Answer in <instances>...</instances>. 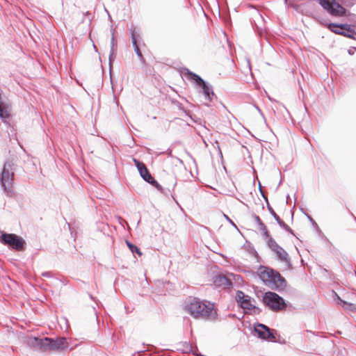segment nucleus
<instances>
[{
    "label": "nucleus",
    "mask_w": 356,
    "mask_h": 356,
    "mask_svg": "<svg viewBox=\"0 0 356 356\" xmlns=\"http://www.w3.org/2000/svg\"><path fill=\"white\" fill-rule=\"evenodd\" d=\"M186 309L195 318L213 321L218 316L213 303L197 298H190L186 305Z\"/></svg>",
    "instance_id": "1"
},
{
    "label": "nucleus",
    "mask_w": 356,
    "mask_h": 356,
    "mask_svg": "<svg viewBox=\"0 0 356 356\" xmlns=\"http://www.w3.org/2000/svg\"><path fill=\"white\" fill-rule=\"evenodd\" d=\"M184 74L187 79L195 82L196 86L200 88L199 92L202 93V95L204 96L205 100L207 101V102H205L204 104L209 106L210 105V102L215 97V94L213 92V87L211 85L206 82L197 74L191 72L188 69L184 70Z\"/></svg>",
    "instance_id": "2"
},
{
    "label": "nucleus",
    "mask_w": 356,
    "mask_h": 356,
    "mask_svg": "<svg viewBox=\"0 0 356 356\" xmlns=\"http://www.w3.org/2000/svg\"><path fill=\"white\" fill-rule=\"evenodd\" d=\"M319 4L326 10L328 13L336 17L346 16L351 22H356V15L350 13L343 6L336 2L335 0H318Z\"/></svg>",
    "instance_id": "3"
},
{
    "label": "nucleus",
    "mask_w": 356,
    "mask_h": 356,
    "mask_svg": "<svg viewBox=\"0 0 356 356\" xmlns=\"http://www.w3.org/2000/svg\"><path fill=\"white\" fill-rule=\"evenodd\" d=\"M262 302L264 305L273 312H280L286 307L284 300L275 292H265Z\"/></svg>",
    "instance_id": "4"
},
{
    "label": "nucleus",
    "mask_w": 356,
    "mask_h": 356,
    "mask_svg": "<svg viewBox=\"0 0 356 356\" xmlns=\"http://www.w3.org/2000/svg\"><path fill=\"white\" fill-rule=\"evenodd\" d=\"M0 243L15 250H22L24 245L22 238L14 234H7L1 230H0Z\"/></svg>",
    "instance_id": "5"
},
{
    "label": "nucleus",
    "mask_w": 356,
    "mask_h": 356,
    "mask_svg": "<svg viewBox=\"0 0 356 356\" xmlns=\"http://www.w3.org/2000/svg\"><path fill=\"white\" fill-rule=\"evenodd\" d=\"M13 175V164L11 162H6L0 175V181L3 189L8 193L11 192Z\"/></svg>",
    "instance_id": "6"
},
{
    "label": "nucleus",
    "mask_w": 356,
    "mask_h": 356,
    "mask_svg": "<svg viewBox=\"0 0 356 356\" xmlns=\"http://www.w3.org/2000/svg\"><path fill=\"white\" fill-rule=\"evenodd\" d=\"M133 161L140 173V175L143 179V180L150 184L152 186H154L160 192H163V189L162 186L160 184H159L157 181H156L154 178L152 176V175L148 171L146 165L143 162L140 161L136 159H134Z\"/></svg>",
    "instance_id": "7"
},
{
    "label": "nucleus",
    "mask_w": 356,
    "mask_h": 356,
    "mask_svg": "<svg viewBox=\"0 0 356 356\" xmlns=\"http://www.w3.org/2000/svg\"><path fill=\"white\" fill-rule=\"evenodd\" d=\"M268 247L275 254L276 258L278 260L284 262L288 267L291 266V259L289 254L283 248L277 244L275 239L270 240V244Z\"/></svg>",
    "instance_id": "8"
},
{
    "label": "nucleus",
    "mask_w": 356,
    "mask_h": 356,
    "mask_svg": "<svg viewBox=\"0 0 356 356\" xmlns=\"http://www.w3.org/2000/svg\"><path fill=\"white\" fill-rule=\"evenodd\" d=\"M254 334L259 338L270 341H275L276 337L270 328L261 323H256L254 325Z\"/></svg>",
    "instance_id": "9"
},
{
    "label": "nucleus",
    "mask_w": 356,
    "mask_h": 356,
    "mask_svg": "<svg viewBox=\"0 0 356 356\" xmlns=\"http://www.w3.org/2000/svg\"><path fill=\"white\" fill-rule=\"evenodd\" d=\"M67 347V343L65 337L56 339L46 337V349L62 350Z\"/></svg>",
    "instance_id": "10"
},
{
    "label": "nucleus",
    "mask_w": 356,
    "mask_h": 356,
    "mask_svg": "<svg viewBox=\"0 0 356 356\" xmlns=\"http://www.w3.org/2000/svg\"><path fill=\"white\" fill-rule=\"evenodd\" d=\"M275 270L267 266H260L258 268L259 279L264 283H270L275 275Z\"/></svg>",
    "instance_id": "11"
},
{
    "label": "nucleus",
    "mask_w": 356,
    "mask_h": 356,
    "mask_svg": "<svg viewBox=\"0 0 356 356\" xmlns=\"http://www.w3.org/2000/svg\"><path fill=\"white\" fill-rule=\"evenodd\" d=\"M236 298L238 302H240L241 307H243L244 309L251 311L252 308L254 307V305L251 303L250 297L249 296L245 295L243 291H237Z\"/></svg>",
    "instance_id": "12"
},
{
    "label": "nucleus",
    "mask_w": 356,
    "mask_h": 356,
    "mask_svg": "<svg viewBox=\"0 0 356 356\" xmlns=\"http://www.w3.org/2000/svg\"><path fill=\"white\" fill-rule=\"evenodd\" d=\"M130 33H131V38L132 40V45L134 48V51L138 56L140 60L143 61L144 57L138 46L137 44V37L139 36V33L137 31L136 27H135L134 25H132L130 28Z\"/></svg>",
    "instance_id": "13"
},
{
    "label": "nucleus",
    "mask_w": 356,
    "mask_h": 356,
    "mask_svg": "<svg viewBox=\"0 0 356 356\" xmlns=\"http://www.w3.org/2000/svg\"><path fill=\"white\" fill-rule=\"evenodd\" d=\"M270 283L274 284V287H273V289L278 291L284 290L286 286V281L285 278L282 277L277 270H275V275Z\"/></svg>",
    "instance_id": "14"
},
{
    "label": "nucleus",
    "mask_w": 356,
    "mask_h": 356,
    "mask_svg": "<svg viewBox=\"0 0 356 356\" xmlns=\"http://www.w3.org/2000/svg\"><path fill=\"white\" fill-rule=\"evenodd\" d=\"M259 191H260L261 196L264 197V199L266 202L267 209H268V211L270 212V213L271 214V216L274 218V219L275 220V221L277 222V224L280 225V227H285L286 223L282 220H281L280 216L275 212V211L273 210L272 207L270 205L268 200V197L265 195L264 193L263 192V191L261 189V186L260 183H259Z\"/></svg>",
    "instance_id": "15"
},
{
    "label": "nucleus",
    "mask_w": 356,
    "mask_h": 356,
    "mask_svg": "<svg viewBox=\"0 0 356 356\" xmlns=\"http://www.w3.org/2000/svg\"><path fill=\"white\" fill-rule=\"evenodd\" d=\"M213 283L218 287L228 288L232 285V282L226 276L218 275L213 277Z\"/></svg>",
    "instance_id": "16"
},
{
    "label": "nucleus",
    "mask_w": 356,
    "mask_h": 356,
    "mask_svg": "<svg viewBox=\"0 0 356 356\" xmlns=\"http://www.w3.org/2000/svg\"><path fill=\"white\" fill-rule=\"evenodd\" d=\"M352 25L341 24V29L343 30V35L356 40V31L352 28Z\"/></svg>",
    "instance_id": "17"
},
{
    "label": "nucleus",
    "mask_w": 356,
    "mask_h": 356,
    "mask_svg": "<svg viewBox=\"0 0 356 356\" xmlns=\"http://www.w3.org/2000/svg\"><path fill=\"white\" fill-rule=\"evenodd\" d=\"M46 278H48L49 280H46V286H58L60 284V280H59L57 278L53 277L49 272H46L45 273Z\"/></svg>",
    "instance_id": "18"
},
{
    "label": "nucleus",
    "mask_w": 356,
    "mask_h": 356,
    "mask_svg": "<svg viewBox=\"0 0 356 356\" xmlns=\"http://www.w3.org/2000/svg\"><path fill=\"white\" fill-rule=\"evenodd\" d=\"M327 28L336 34L341 35L343 34V30L341 29V24L330 23L327 24Z\"/></svg>",
    "instance_id": "19"
},
{
    "label": "nucleus",
    "mask_w": 356,
    "mask_h": 356,
    "mask_svg": "<svg viewBox=\"0 0 356 356\" xmlns=\"http://www.w3.org/2000/svg\"><path fill=\"white\" fill-rule=\"evenodd\" d=\"M339 304H340L345 309H348L350 311H356V305L347 302L343 300H341L339 297H338Z\"/></svg>",
    "instance_id": "20"
},
{
    "label": "nucleus",
    "mask_w": 356,
    "mask_h": 356,
    "mask_svg": "<svg viewBox=\"0 0 356 356\" xmlns=\"http://www.w3.org/2000/svg\"><path fill=\"white\" fill-rule=\"evenodd\" d=\"M126 243H127L129 249L130 250V251L132 253H134V254L136 253L139 256L142 255V252H141L140 250L136 245H134L133 243H131L129 241H126Z\"/></svg>",
    "instance_id": "21"
},
{
    "label": "nucleus",
    "mask_w": 356,
    "mask_h": 356,
    "mask_svg": "<svg viewBox=\"0 0 356 356\" xmlns=\"http://www.w3.org/2000/svg\"><path fill=\"white\" fill-rule=\"evenodd\" d=\"M253 218L257 222V225L259 226V230L261 231L262 229H265L266 227V225L262 222L260 217L257 215H254Z\"/></svg>",
    "instance_id": "22"
},
{
    "label": "nucleus",
    "mask_w": 356,
    "mask_h": 356,
    "mask_svg": "<svg viewBox=\"0 0 356 356\" xmlns=\"http://www.w3.org/2000/svg\"><path fill=\"white\" fill-rule=\"evenodd\" d=\"M183 347H184L183 351L184 353H192L193 354H195L193 349L192 345L190 343L185 342L183 344Z\"/></svg>",
    "instance_id": "23"
},
{
    "label": "nucleus",
    "mask_w": 356,
    "mask_h": 356,
    "mask_svg": "<svg viewBox=\"0 0 356 356\" xmlns=\"http://www.w3.org/2000/svg\"><path fill=\"white\" fill-rule=\"evenodd\" d=\"M174 104L177 106V107L184 111L185 113V114L188 116L190 117V118L193 121V122H195V120L193 119V118L189 114V112H188L186 110L184 109V108L182 106V104L179 102L178 101H175L174 102Z\"/></svg>",
    "instance_id": "24"
},
{
    "label": "nucleus",
    "mask_w": 356,
    "mask_h": 356,
    "mask_svg": "<svg viewBox=\"0 0 356 356\" xmlns=\"http://www.w3.org/2000/svg\"><path fill=\"white\" fill-rule=\"evenodd\" d=\"M261 232H262L264 236L266 238L267 245L269 246L270 240L274 238L270 236L267 227H266L265 229H262Z\"/></svg>",
    "instance_id": "25"
},
{
    "label": "nucleus",
    "mask_w": 356,
    "mask_h": 356,
    "mask_svg": "<svg viewBox=\"0 0 356 356\" xmlns=\"http://www.w3.org/2000/svg\"><path fill=\"white\" fill-rule=\"evenodd\" d=\"M114 47H115V38L113 33L112 34L111 40V51L109 54V61H111V57L114 53Z\"/></svg>",
    "instance_id": "26"
},
{
    "label": "nucleus",
    "mask_w": 356,
    "mask_h": 356,
    "mask_svg": "<svg viewBox=\"0 0 356 356\" xmlns=\"http://www.w3.org/2000/svg\"><path fill=\"white\" fill-rule=\"evenodd\" d=\"M341 3L346 7H352L356 3V0H343Z\"/></svg>",
    "instance_id": "27"
},
{
    "label": "nucleus",
    "mask_w": 356,
    "mask_h": 356,
    "mask_svg": "<svg viewBox=\"0 0 356 356\" xmlns=\"http://www.w3.org/2000/svg\"><path fill=\"white\" fill-rule=\"evenodd\" d=\"M282 228L284 229L287 232L290 233L291 234L294 235L293 231L286 224L285 227H282Z\"/></svg>",
    "instance_id": "28"
},
{
    "label": "nucleus",
    "mask_w": 356,
    "mask_h": 356,
    "mask_svg": "<svg viewBox=\"0 0 356 356\" xmlns=\"http://www.w3.org/2000/svg\"><path fill=\"white\" fill-rule=\"evenodd\" d=\"M282 228L284 229L287 232L290 233L291 234L294 235L293 231L286 224L285 227H282Z\"/></svg>",
    "instance_id": "29"
},
{
    "label": "nucleus",
    "mask_w": 356,
    "mask_h": 356,
    "mask_svg": "<svg viewBox=\"0 0 356 356\" xmlns=\"http://www.w3.org/2000/svg\"><path fill=\"white\" fill-rule=\"evenodd\" d=\"M252 310L254 314H259L261 312V309L256 306H254V308H252Z\"/></svg>",
    "instance_id": "30"
},
{
    "label": "nucleus",
    "mask_w": 356,
    "mask_h": 356,
    "mask_svg": "<svg viewBox=\"0 0 356 356\" xmlns=\"http://www.w3.org/2000/svg\"><path fill=\"white\" fill-rule=\"evenodd\" d=\"M224 216L225 218L227 219V220L232 225L234 226L235 228H237L236 225H235V223L225 214H224Z\"/></svg>",
    "instance_id": "31"
},
{
    "label": "nucleus",
    "mask_w": 356,
    "mask_h": 356,
    "mask_svg": "<svg viewBox=\"0 0 356 356\" xmlns=\"http://www.w3.org/2000/svg\"><path fill=\"white\" fill-rule=\"evenodd\" d=\"M304 214L307 217V218L309 219V220L312 223V224H315L316 226H317V224L316 222L313 220V218L309 216L308 215L307 213H305L304 212Z\"/></svg>",
    "instance_id": "32"
},
{
    "label": "nucleus",
    "mask_w": 356,
    "mask_h": 356,
    "mask_svg": "<svg viewBox=\"0 0 356 356\" xmlns=\"http://www.w3.org/2000/svg\"><path fill=\"white\" fill-rule=\"evenodd\" d=\"M254 107L256 108V110H257L261 113V115L264 117V114L261 112V109L257 105H254Z\"/></svg>",
    "instance_id": "33"
},
{
    "label": "nucleus",
    "mask_w": 356,
    "mask_h": 356,
    "mask_svg": "<svg viewBox=\"0 0 356 356\" xmlns=\"http://www.w3.org/2000/svg\"><path fill=\"white\" fill-rule=\"evenodd\" d=\"M216 143L217 145H218V143L217 141L216 142ZM218 148L219 154H220V155L222 156V152H221V150H220V148L219 145H218Z\"/></svg>",
    "instance_id": "34"
},
{
    "label": "nucleus",
    "mask_w": 356,
    "mask_h": 356,
    "mask_svg": "<svg viewBox=\"0 0 356 356\" xmlns=\"http://www.w3.org/2000/svg\"><path fill=\"white\" fill-rule=\"evenodd\" d=\"M84 15H85V16L90 17V13L88 11H87L86 13H84Z\"/></svg>",
    "instance_id": "35"
},
{
    "label": "nucleus",
    "mask_w": 356,
    "mask_h": 356,
    "mask_svg": "<svg viewBox=\"0 0 356 356\" xmlns=\"http://www.w3.org/2000/svg\"><path fill=\"white\" fill-rule=\"evenodd\" d=\"M176 184H177V182H176V181H175V182H174V184L172 185V188L175 186Z\"/></svg>",
    "instance_id": "36"
},
{
    "label": "nucleus",
    "mask_w": 356,
    "mask_h": 356,
    "mask_svg": "<svg viewBox=\"0 0 356 356\" xmlns=\"http://www.w3.org/2000/svg\"><path fill=\"white\" fill-rule=\"evenodd\" d=\"M197 350H194V352H195V355H197Z\"/></svg>",
    "instance_id": "37"
},
{
    "label": "nucleus",
    "mask_w": 356,
    "mask_h": 356,
    "mask_svg": "<svg viewBox=\"0 0 356 356\" xmlns=\"http://www.w3.org/2000/svg\"><path fill=\"white\" fill-rule=\"evenodd\" d=\"M111 83H112V89L113 90H114V87H113V81H111Z\"/></svg>",
    "instance_id": "38"
},
{
    "label": "nucleus",
    "mask_w": 356,
    "mask_h": 356,
    "mask_svg": "<svg viewBox=\"0 0 356 356\" xmlns=\"http://www.w3.org/2000/svg\"><path fill=\"white\" fill-rule=\"evenodd\" d=\"M348 53H349L350 54H352V51H350L349 50V51H348Z\"/></svg>",
    "instance_id": "39"
}]
</instances>
